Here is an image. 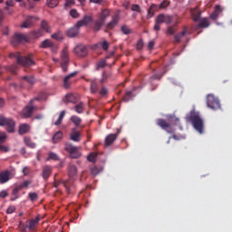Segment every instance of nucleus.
<instances>
[{
  "mask_svg": "<svg viewBox=\"0 0 232 232\" xmlns=\"http://www.w3.org/2000/svg\"><path fill=\"white\" fill-rule=\"evenodd\" d=\"M187 122H191L193 128L198 133H204V120L200 117V113L195 110L190 111L189 114L186 116Z\"/></svg>",
  "mask_w": 232,
  "mask_h": 232,
  "instance_id": "obj_1",
  "label": "nucleus"
},
{
  "mask_svg": "<svg viewBox=\"0 0 232 232\" xmlns=\"http://www.w3.org/2000/svg\"><path fill=\"white\" fill-rule=\"evenodd\" d=\"M169 122L164 119H158L157 124L160 126L161 130L167 131V133H173L175 130L172 126H179L180 124V120L175 116L170 117Z\"/></svg>",
  "mask_w": 232,
  "mask_h": 232,
  "instance_id": "obj_2",
  "label": "nucleus"
},
{
  "mask_svg": "<svg viewBox=\"0 0 232 232\" xmlns=\"http://www.w3.org/2000/svg\"><path fill=\"white\" fill-rule=\"evenodd\" d=\"M10 59H16L17 64H21L24 68H28V66H34L35 64V61H34V54H28V56H21L19 53H11L9 54Z\"/></svg>",
  "mask_w": 232,
  "mask_h": 232,
  "instance_id": "obj_3",
  "label": "nucleus"
},
{
  "mask_svg": "<svg viewBox=\"0 0 232 232\" xmlns=\"http://www.w3.org/2000/svg\"><path fill=\"white\" fill-rule=\"evenodd\" d=\"M68 175L70 179L63 180L62 184L65 188L67 193H71L72 189H73V180L77 179V167L75 165L69 166Z\"/></svg>",
  "mask_w": 232,
  "mask_h": 232,
  "instance_id": "obj_4",
  "label": "nucleus"
},
{
  "mask_svg": "<svg viewBox=\"0 0 232 232\" xmlns=\"http://www.w3.org/2000/svg\"><path fill=\"white\" fill-rule=\"evenodd\" d=\"M64 151L69 154L71 159H79L82 156V153H81V147H77L72 144V142L64 143Z\"/></svg>",
  "mask_w": 232,
  "mask_h": 232,
  "instance_id": "obj_5",
  "label": "nucleus"
},
{
  "mask_svg": "<svg viewBox=\"0 0 232 232\" xmlns=\"http://www.w3.org/2000/svg\"><path fill=\"white\" fill-rule=\"evenodd\" d=\"M0 126H6V131L8 133H14L15 131V121L12 118L0 116Z\"/></svg>",
  "mask_w": 232,
  "mask_h": 232,
  "instance_id": "obj_6",
  "label": "nucleus"
},
{
  "mask_svg": "<svg viewBox=\"0 0 232 232\" xmlns=\"http://www.w3.org/2000/svg\"><path fill=\"white\" fill-rule=\"evenodd\" d=\"M61 67L63 72H68V63H70V52L68 46H65L61 53Z\"/></svg>",
  "mask_w": 232,
  "mask_h": 232,
  "instance_id": "obj_7",
  "label": "nucleus"
},
{
  "mask_svg": "<svg viewBox=\"0 0 232 232\" xmlns=\"http://www.w3.org/2000/svg\"><path fill=\"white\" fill-rule=\"evenodd\" d=\"M207 106L210 110H220V101L213 94H208Z\"/></svg>",
  "mask_w": 232,
  "mask_h": 232,
  "instance_id": "obj_8",
  "label": "nucleus"
},
{
  "mask_svg": "<svg viewBox=\"0 0 232 232\" xmlns=\"http://www.w3.org/2000/svg\"><path fill=\"white\" fill-rule=\"evenodd\" d=\"M27 41H28V36H26L23 34L16 33V34H14V35L13 36V38L11 40V44L13 46H19V44H21V43H26Z\"/></svg>",
  "mask_w": 232,
  "mask_h": 232,
  "instance_id": "obj_9",
  "label": "nucleus"
},
{
  "mask_svg": "<svg viewBox=\"0 0 232 232\" xmlns=\"http://www.w3.org/2000/svg\"><path fill=\"white\" fill-rule=\"evenodd\" d=\"M74 53L78 57H86L88 55V46L80 44L74 48Z\"/></svg>",
  "mask_w": 232,
  "mask_h": 232,
  "instance_id": "obj_10",
  "label": "nucleus"
},
{
  "mask_svg": "<svg viewBox=\"0 0 232 232\" xmlns=\"http://www.w3.org/2000/svg\"><path fill=\"white\" fill-rule=\"evenodd\" d=\"M158 23H165V24H171V23H173V16L169 14H160L158 15Z\"/></svg>",
  "mask_w": 232,
  "mask_h": 232,
  "instance_id": "obj_11",
  "label": "nucleus"
},
{
  "mask_svg": "<svg viewBox=\"0 0 232 232\" xmlns=\"http://www.w3.org/2000/svg\"><path fill=\"white\" fill-rule=\"evenodd\" d=\"M34 86L35 84V78L34 76H24L21 82V88H24V85Z\"/></svg>",
  "mask_w": 232,
  "mask_h": 232,
  "instance_id": "obj_12",
  "label": "nucleus"
},
{
  "mask_svg": "<svg viewBox=\"0 0 232 232\" xmlns=\"http://www.w3.org/2000/svg\"><path fill=\"white\" fill-rule=\"evenodd\" d=\"M77 73H79V72L75 71L73 72H71L70 74H68L67 76H65L63 78V87L68 90V88H70V86H72V82H70V79H72V77H75V75H77Z\"/></svg>",
  "mask_w": 232,
  "mask_h": 232,
  "instance_id": "obj_13",
  "label": "nucleus"
},
{
  "mask_svg": "<svg viewBox=\"0 0 232 232\" xmlns=\"http://www.w3.org/2000/svg\"><path fill=\"white\" fill-rule=\"evenodd\" d=\"M10 175H12V173L9 170L0 172V184H6V182L12 179Z\"/></svg>",
  "mask_w": 232,
  "mask_h": 232,
  "instance_id": "obj_14",
  "label": "nucleus"
},
{
  "mask_svg": "<svg viewBox=\"0 0 232 232\" xmlns=\"http://www.w3.org/2000/svg\"><path fill=\"white\" fill-rule=\"evenodd\" d=\"M39 222H41V217L37 216L34 219H30L29 220V226L28 229L29 231H35V227L39 226Z\"/></svg>",
  "mask_w": 232,
  "mask_h": 232,
  "instance_id": "obj_15",
  "label": "nucleus"
},
{
  "mask_svg": "<svg viewBox=\"0 0 232 232\" xmlns=\"http://www.w3.org/2000/svg\"><path fill=\"white\" fill-rule=\"evenodd\" d=\"M34 110H35V107L34 106H25L22 112L23 117H24L25 119H30V117L34 115Z\"/></svg>",
  "mask_w": 232,
  "mask_h": 232,
  "instance_id": "obj_16",
  "label": "nucleus"
},
{
  "mask_svg": "<svg viewBox=\"0 0 232 232\" xmlns=\"http://www.w3.org/2000/svg\"><path fill=\"white\" fill-rule=\"evenodd\" d=\"M64 102H72V104H77V102H79V95L69 93L65 95Z\"/></svg>",
  "mask_w": 232,
  "mask_h": 232,
  "instance_id": "obj_17",
  "label": "nucleus"
},
{
  "mask_svg": "<svg viewBox=\"0 0 232 232\" xmlns=\"http://www.w3.org/2000/svg\"><path fill=\"white\" fill-rule=\"evenodd\" d=\"M35 23V17L34 16H28L23 24L20 25L22 28H30Z\"/></svg>",
  "mask_w": 232,
  "mask_h": 232,
  "instance_id": "obj_18",
  "label": "nucleus"
},
{
  "mask_svg": "<svg viewBox=\"0 0 232 232\" xmlns=\"http://www.w3.org/2000/svg\"><path fill=\"white\" fill-rule=\"evenodd\" d=\"M190 14L192 15V21H194L195 23L200 21V15H202V12H200V10H198V8L191 9Z\"/></svg>",
  "mask_w": 232,
  "mask_h": 232,
  "instance_id": "obj_19",
  "label": "nucleus"
},
{
  "mask_svg": "<svg viewBox=\"0 0 232 232\" xmlns=\"http://www.w3.org/2000/svg\"><path fill=\"white\" fill-rule=\"evenodd\" d=\"M91 86V93H98L99 92V82H97L96 79L90 80Z\"/></svg>",
  "mask_w": 232,
  "mask_h": 232,
  "instance_id": "obj_20",
  "label": "nucleus"
},
{
  "mask_svg": "<svg viewBox=\"0 0 232 232\" xmlns=\"http://www.w3.org/2000/svg\"><path fill=\"white\" fill-rule=\"evenodd\" d=\"M116 24H119V15H114L112 20L107 24L106 28L107 30H113Z\"/></svg>",
  "mask_w": 232,
  "mask_h": 232,
  "instance_id": "obj_21",
  "label": "nucleus"
},
{
  "mask_svg": "<svg viewBox=\"0 0 232 232\" xmlns=\"http://www.w3.org/2000/svg\"><path fill=\"white\" fill-rule=\"evenodd\" d=\"M30 131V125L28 123H23L19 126L18 133L19 135H24Z\"/></svg>",
  "mask_w": 232,
  "mask_h": 232,
  "instance_id": "obj_22",
  "label": "nucleus"
},
{
  "mask_svg": "<svg viewBox=\"0 0 232 232\" xmlns=\"http://www.w3.org/2000/svg\"><path fill=\"white\" fill-rule=\"evenodd\" d=\"M115 140H117V134H109L105 138V146H111Z\"/></svg>",
  "mask_w": 232,
  "mask_h": 232,
  "instance_id": "obj_23",
  "label": "nucleus"
},
{
  "mask_svg": "<svg viewBox=\"0 0 232 232\" xmlns=\"http://www.w3.org/2000/svg\"><path fill=\"white\" fill-rule=\"evenodd\" d=\"M70 139L73 142H80L81 141V131L72 130V132L70 134Z\"/></svg>",
  "mask_w": 232,
  "mask_h": 232,
  "instance_id": "obj_24",
  "label": "nucleus"
},
{
  "mask_svg": "<svg viewBox=\"0 0 232 232\" xmlns=\"http://www.w3.org/2000/svg\"><path fill=\"white\" fill-rule=\"evenodd\" d=\"M198 28H209V20L208 18H202L197 25L196 30H198Z\"/></svg>",
  "mask_w": 232,
  "mask_h": 232,
  "instance_id": "obj_25",
  "label": "nucleus"
},
{
  "mask_svg": "<svg viewBox=\"0 0 232 232\" xmlns=\"http://www.w3.org/2000/svg\"><path fill=\"white\" fill-rule=\"evenodd\" d=\"M76 35H79V29L76 25H74V27L70 28L67 31V36L68 37H76Z\"/></svg>",
  "mask_w": 232,
  "mask_h": 232,
  "instance_id": "obj_26",
  "label": "nucleus"
},
{
  "mask_svg": "<svg viewBox=\"0 0 232 232\" xmlns=\"http://www.w3.org/2000/svg\"><path fill=\"white\" fill-rule=\"evenodd\" d=\"M220 12H222V7H220V5H216L215 12L210 14V19H213V21L218 19V14H220Z\"/></svg>",
  "mask_w": 232,
  "mask_h": 232,
  "instance_id": "obj_27",
  "label": "nucleus"
},
{
  "mask_svg": "<svg viewBox=\"0 0 232 232\" xmlns=\"http://www.w3.org/2000/svg\"><path fill=\"white\" fill-rule=\"evenodd\" d=\"M111 77V73L104 71L102 74V78L100 80L101 84H104L105 82H108V80Z\"/></svg>",
  "mask_w": 232,
  "mask_h": 232,
  "instance_id": "obj_28",
  "label": "nucleus"
},
{
  "mask_svg": "<svg viewBox=\"0 0 232 232\" xmlns=\"http://www.w3.org/2000/svg\"><path fill=\"white\" fill-rule=\"evenodd\" d=\"M186 34H188V27H184V30L181 33L174 36L175 43H180V39H182Z\"/></svg>",
  "mask_w": 232,
  "mask_h": 232,
  "instance_id": "obj_29",
  "label": "nucleus"
},
{
  "mask_svg": "<svg viewBox=\"0 0 232 232\" xmlns=\"http://www.w3.org/2000/svg\"><path fill=\"white\" fill-rule=\"evenodd\" d=\"M52 175V167L50 166H45L43 169V179H46L48 177Z\"/></svg>",
  "mask_w": 232,
  "mask_h": 232,
  "instance_id": "obj_30",
  "label": "nucleus"
},
{
  "mask_svg": "<svg viewBox=\"0 0 232 232\" xmlns=\"http://www.w3.org/2000/svg\"><path fill=\"white\" fill-rule=\"evenodd\" d=\"M63 140V131L58 130L53 136V144H57V142H60Z\"/></svg>",
  "mask_w": 232,
  "mask_h": 232,
  "instance_id": "obj_31",
  "label": "nucleus"
},
{
  "mask_svg": "<svg viewBox=\"0 0 232 232\" xmlns=\"http://www.w3.org/2000/svg\"><path fill=\"white\" fill-rule=\"evenodd\" d=\"M87 25H88V15H85L82 20L78 21L77 24H75V26H77L78 29Z\"/></svg>",
  "mask_w": 232,
  "mask_h": 232,
  "instance_id": "obj_32",
  "label": "nucleus"
},
{
  "mask_svg": "<svg viewBox=\"0 0 232 232\" xmlns=\"http://www.w3.org/2000/svg\"><path fill=\"white\" fill-rule=\"evenodd\" d=\"M46 6L48 8H57L59 6V0H46Z\"/></svg>",
  "mask_w": 232,
  "mask_h": 232,
  "instance_id": "obj_33",
  "label": "nucleus"
},
{
  "mask_svg": "<svg viewBox=\"0 0 232 232\" xmlns=\"http://www.w3.org/2000/svg\"><path fill=\"white\" fill-rule=\"evenodd\" d=\"M102 24H104V23L98 19L94 22V24L92 26V28L94 32H99V30H101L102 27Z\"/></svg>",
  "mask_w": 232,
  "mask_h": 232,
  "instance_id": "obj_34",
  "label": "nucleus"
},
{
  "mask_svg": "<svg viewBox=\"0 0 232 232\" xmlns=\"http://www.w3.org/2000/svg\"><path fill=\"white\" fill-rule=\"evenodd\" d=\"M109 15H110V10L104 9V10L102 11V13L100 14V17H99V20L104 23L106 21V18Z\"/></svg>",
  "mask_w": 232,
  "mask_h": 232,
  "instance_id": "obj_35",
  "label": "nucleus"
},
{
  "mask_svg": "<svg viewBox=\"0 0 232 232\" xmlns=\"http://www.w3.org/2000/svg\"><path fill=\"white\" fill-rule=\"evenodd\" d=\"M97 157H99V153L98 152H91L88 155V161L89 162H97Z\"/></svg>",
  "mask_w": 232,
  "mask_h": 232,
  "instance_id": "obj_36",
  "label": "nucleus"
},
{
  "mask_svg": "<svg viewBox=\"0 0 232 232\" xmlns=\"http://www.w3.org/2000/svg\"><path fill=\"white\" fill-rule=\"evenodd\" d=\"M53 44V42L50 41L49 39H45L44 42H42L40 48H51V46Z\"/></svg>",
  "mask_w": 232,
  "mask_h": 232,
  "instance_id": "obj_37",
  "label": "nucleus"
},
{
  "mask_svg": "<svg viewBox=\"0 0 232 232\" xmlns=\"http://www.w3.org/2000/svg\"><path fill=\"white\" fill-rule=\"evenodd\" d=\"M64 115H66V111H63L60 113L58 120L54 122L55 126H61V124L63 123V120L64 119Z\"/></svg>",
  "mask_w": 232,
  "mask_h": 232,
  "instance_id": "obj_38",
  "label": "nucleus"
},
{
  "mask_svg": "<svg viewBox=\"0 0 232 232\" xmlns=\"http://www.w3.org/2000/svg\"><path fill=\"white\" fill-rule=\"evenodd\" d=\"M102 171V168H100L97 166L91 168V175H92V177H96V175Z\"/></svg>",
  "mask_w": 232,
  "mask_h": 232,
  "instance_id": "obj_39",
  "label": "nucleus"
},
{
  "mask_svg": "<svg viewBox=\"0 0 232 232\" xmlns=\"http://www.w3.org/2000/svg\"><path fill=\"white\" fill-rule=\"evenodd\" d=\"M41 28H42V30H45V32L47 34H50V32H52V29L50 28V25L48 24V22H46L44 20L42 21Z\"/></svg>",
  "mask_w": 232,
  "mask_h": 232,
  "instance_id": "obj_40",
  "label": "nucleus"
},
{
  "mask_svg": "<svg viewBox=\"0 0 232 232\" xmlns=\"http://www.w3.org/2000/svg\"><path fill=\"white\" fill-rule=\"evenodd\" d=\"M76 113H82L84 111V103L80 102L74 106Z\"/></svg>",
  "mask_w": 232,
  "mask_h": 232,
  "instance_id": "obj_41",
  "label": "nucleus"
},
{
  "mask_svg": "<svg viewBox=\"0 0 232 232\" xmlns=\"http://www.w3.org/2000/svg\"><path fill=\"white\" fill-rule=\"evenodd\" d=\"M24 144L28 146V148H31L32 150L35 148V143L32 142V139H30L29 137L24 138Z\"/></svg>",
  "mask_w": 232,
  "mask_h": 232,
  "instance_id": "obj_42",
  "label": "nucleus"
},
{
  "mask_svg": "<svg viewBox=\"0 0 232 232\" xmlns=\"http://www.w3.org/2000/svg\"><path fill=\"white\" fill-rule=\"evenodd\" d=\"M121 32L124 35H130V34H133V31L128 27V25H121Z\"/></svg>",
  "mask_w": 232,
  "mask_h": 232,
  "instance_id": "obj_43",
  "label": "nucleus"
},
{
  "mask_svg": "<svg viewBox=\"0 0 232 232\" xmlns=\"http://www.w3.org/2000/svg\"><path fill=\"white\" fill-rule=\"evenodd\" d=\"M158 10H160L159 5L152 4L149 9L150 15H153V14H155V12H157Z\"/></svg>",
  "mask_w": 232,
  "mask_h": 232,
  "instance_id": "obj_44",
  "label": "nucleus"
},
{
  "mask_svg": "<svg viewBox=\"0 0 232 232\" xmlns=\"http://www.w3.org/2000/svg\"><path fill=\"white\" fill-rule=\"evenodd\" d=\"M46 160H60L59 155L54 152H50Z\"/></svg>",
  "mask_w": 232,
  "mask_h": 232,
  "instance_id": "obj_45",
  "label": "nucleus"
},
{
  "mask_svg": "<svg viewBox=\"0 0 232 232\" xmlns=\"http://www.w3.org/2000/svg\"><path fill=\"white\" fill-rule=\"evenodd\" d=\"M71 121L75 126H80L82 122V120L79 118V116H72Z\"/></svg>",
  "mask_w": 232,
  "mask_h": 232,
  "instance_id": "obj_46",
  "label": "nucleus"
},
{
  "mask_svg": "<svg viewBox=\"0 0 232 232\" xmlns=\"http://www.w3.org/2000/svg\"><path fill=\"white\" fill-rule=\"evenodd\" d=\"M5 70H7L8 72H11V73H13L14 75H15L16 72H17V64H13L11 66L8 67H5Z\"/></svg>",
  "mask_w": 232,
  "mask_h": 232,
  "instance_id": "obj_47",
  "label": "nucleus"
},
{
  "mask_svg": "<svg viewBox=\"0 0 232 232\" xmlns=\"http://www.w3.org/2000/svg\"><path fill=\"white\" fill-rule=\"evenodd\" d=\"M52 38L55 39V41H63V33L58 32L56 34H52Z\"/></svg>",
  "mask_w": 232,
  "mask_h": 232,
  "instance_id": "obj_48",
  "label": "nucleus"
},
{
  "mask_svg": "<svg viewBox=\"0 0 232 232\" xmlns=\"http://www.w3.org/2000/svg\"><path fill=\"white\" fill-rule=\"evenodd\" d=\"M169 0H163L162 3L159 5V8L161 10H164L165 8H168L169 6Z\"/></svg>",
  "mask_w": 232,
  "mask_h": 232,
  "instance_id": "obj_49",
  "label": "nucleus"
},
{
  "mask_svg": "<svg viewBox=\"0 0 232 232\" xmlns=\"http://www.w3.org/2000/svg\"><path fill=\"white\" fill-rule=\"evenodd\" d=\"M28 197L32 202H35V200H37V198H39V196L35 192L29 193Z\"/></svg>",
  "mask_w": 232,
  "mask_h": 232,
  "instance_id": "obj_50",
  "label": "nucleus"
},
{
  "mask_svg": "<svg viewBox=\"0 0 232 232\" xmlns=\"http://www.w3.org/2000/svg\"><path fill=\"white\" fill-rule=\"evenodd\" d=\"M104 66H106V60H101L96 65V70H101V68H104Z\"/></svg>",
  "mask_w": 232,
  "mask_h": 232,
  "instance_id": "obj_51",
  "label": "nucleus"
},
{
  "mask_svg": "<svg viewBox=\"0 0 232 232\" xmlns=\"http://www.w3.org/2000/svg\"><path fill=\"white\" fill-rule=\"evenodd\" d=\"M70 15L71 17H72L73 19H77L79 17V12H77L75 9H72L70 11Z\"/></svg>",
  "mask_w": 232,
  "mask_h": 232,
  "instance_id": "obj_52",
  "label": "nucleus"
},
{
  "mask_svg": "<svg viewBox=\"0 0 232 232\" xmlns=\"http://www.w3.org/2000/svg\"><path fill=\"white\" fill-rule=\"evenodd\" d=\"M160 24H162V22H159V17L156 18L155 25H154V30L159 32L160 30Z\"/></svg>",
  "mask_w": 232,
  "mask_h": 232,
  "instance_id": "obj_53",
  "label": "nucleus"
},
{
  "mask_svg": "<svg viewBox=\"0 0 232 232\" xmlns=\"http://www.w3.org/2000/svg\"><path fill=\"white\" fill-rule=\"evenodd\" d=\"M50 50L53 53H57L58 50H59V46H57V44H53L51 45Z\"/></svg>",
  "mask_w": 232,
  "mask_h": 232,
  "instance_id": "obj_54",
  "label": "nucleus"
},
{
  "mask_svg": "<svg viewBox=\"0 0 232 232\" xmlns=\"http://www.w3.org/2000/svg\"><path fill=\"white\" fill-rule=\"evenodd\" d=\"M137 50H142L144 48V42L142 40H139L136 44Z\"/></svg>",
  "mask_w": 232,
  "mask_h": 232,
  "instance_id": "obj_55",
  "label": "nucleus"
},
{
  "mask_svg": "<svg viewBox=\"0 0 232 232\" xmlns=\"http://www.w3.org/2000/svg\"><path fill=\"white\" fill-rule=\"evenodd\" d=\"M6 213H7V215H12V213H15V206H10L6 209Z\"/></svg>",
  "mask_w": 232,
  "mask_h": 232,
  "instance_id": "obj_56",
  "label": "nucleus"
},
{
  "mask_svg": "<svg viewBox=\"0 0 232 232\" xmlns=\"http://www.w3.org/2000/svg\"><path fill=\"white\" fill-rule=\"evenodd\" d=\"M131 92H128L126 95L123 97V101L125 102H129V101L131 99Z\"/></svg>",
  "mask_w": 232,
  "mask_h": 232,
  "instance_id": "obj_57",
  "label": "nucleus"
},
{
  "mask_svg": "<svg viewBox=\"0 0 232 232\" xmlns=\"http://www.w3.org/2000/svg\"><path fill=\"white\" fill-rule=\"evenodd\" d=\"M5 140H6V133L1 132L0 133V143L5 142Z\"/></svg>",
  "mask_w": 232,
  "mask_h": 232,
  "instance_id": "obj_58",
  "label": "nucleus"
},
{
  "mask_svg": "<svg viewBox=\"0 0 232 232\" xmlns=\"http://www.w3.org/2000/svg\"><path fill=\"white\" fill-rule=\"evenodd\" d=\"M131 10L132 12H140V6H139V5H132Z\"/></svg>",
  "mask_w": 232,
  "mask_h": 232,
  "instance_id": "obj_59",
  "label": "nucleus"
},
{
  "mask_svg": "<svg viewBox=\"0 0 232 232\" xmlns=\"http://www.w3.org/2000/svg\"><path fill=\"white\" fill-rule=\"evenodd\" d=\"M107 94H108V89H106V87H102V90L100 91V95L104 97V95H107Z\"/></svg>",
  "mask_w": 232,
  "mask_h": 232,
  "instance_id": "obj_60",
  "label": "nucleus"
},
{
  "mask_svg": "<svg viewBox=\"0 0 232 232\" xmlns=\"http://www.w3.org/2000/svg\"><path fill=\"white\" fill-rule=\"evenodd\" d=\"M167 34H169V35H173V34H175V28L173 26L169 27Z\"/></svg>",
  "mask_w": 232,
  "mask_h": 232,
  "instance_id": "obj_61",
  "label": "nucleus"
},
{
  "mask_svg": "<svg viewBox=\"0 0 232 232\" xmlns=\"http://www.w3.org/2000/svg\"><path fill=\"white\" fill-rule=\"evenodd\" d=\"M6 197H8V192H6V190L0 192V198H6Z\"/></svg>",
  "mask_w": 232,
  "mask_h": 232,
  "instance_id": "obj_62",
  "label": "nucleus"
},
{
  "mask_svg": "<svg viewBox=\"0 0 232 232\" xmlns=\"http://www.w3.org/2000/svg\"><path fill=\"white\" fill-rule=\"evenodd\" d=\"M23 173H24V176L29 175V173H30V168L24 167V168L23 169Z\"/></svg>",
  "mask_w": 232,
  "mask_h": 232,
  "instance_id": "obj_63",
  "label": "nucleus"
},
{
  "mask_svg": "<svg viewBox=\"0 0 232 232\" xmlns=\"http://www.w3.org/2000/svg\"><path fill=\"white\" fill-rule=\"evenodd\" d=\"M102 49L103 50H108V48H110V44H108V42H106V41H104L103 43H102Z\"/></svg>",
  "mask_w": 232,
  "mask_h": 232,
  "instance_id": "obj_64",
  "label": "nucleus"
}]
</instances>
